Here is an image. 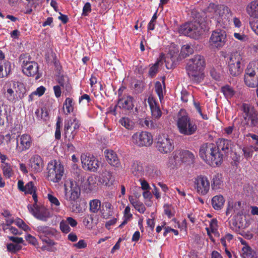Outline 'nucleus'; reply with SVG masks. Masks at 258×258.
<instances>
[{
  "mask_svg": "<svg viewBox=\"0 0 258 258\" xmlns=\"http://www.w3.org/2000/svg\"><path fill=\"white\" fill-rule=\"evenodd\" d=\"M192 16L194 21L181 26L179 32L181 34L197 39L205 31L206 24L204 19L200 18V15L199 13L194 11L192 12Z\"/></svg>",
  "mask_w": 258,
  "mask_h": 258,
  "instance_id": "1",
  "label": "nucleus"
},
{
  "mask_svg": "<svg viewBox=\"0 0 258 258\" xmlns=\"http://www.w3.org/2000/svg\"><path fill=\"white\" fill-rule=\"evenodd\" d=\"M204 64L203 57L199 55L194 56L188 60L186 69L190 79L193 82L199 83L203 80Z\"/></svg>",
  "mask_w": 258,
  "mask_h": 258,
  "instance_id": "2",
  "label": "nucleus"
},
{
  "mask_svg": "<svg viewBox=\"0 0 258 258\" xmlns=\"http://www.w3.org/2000/svg\"><path fill=\"white\" fill-rule=\"evenodd\" d=\"M240 110L241 111V125L245 130H252L258 126V111L253 106L247 103H242Z\"/></svg>",
  "mask_w": 258,
  "mask_h": 258,
  "instance_id": "3",
  "label": "nucleus"
},
{
  "mask_svg": "<svg viewBox=\"0 0 258 258\" xmlns=\"http://www.w3.org/2000/svg\"><path fill=\"white\" fill-rule=\"evenodd\" d=\"M208 9L209 12L213 14V18L217 23L223 25L224 27L229 24L231 12L227 6L210 4Z\"/></svg>",
  "mask_w": 258,
  "mask_h": 258,
  "instance_id": "4",
  "label": "nucleus"
},
{
  "mask_svg": "<svg viewBox=\"0 0 258 258\" xmlns=\"http://www.w3.org/2000/svg\"><path fill=\"white\" fill-rule=\"evenodd\" d=\"M233 212L236 213V215L234 217V219L232 223H230V226L232 230L238 231L240 228H243L245 227L242 222H237V220H239L241 216L243 215L244 213V208L241 206L240 202H237L234 203L230 202H228L226 211V215H229Z\"/></svg>",
  "mask_w": 258,
  "mask_h": 258,
  "instance_id": "5",
  "label": "nucleus"
},
{
  "mask_svg": "<svg viewBox=\"0 0 258 258\" xmlns=\"http://www.w3.org/2000/svg\"><path fill=\"white\" fill-rule=\"evenodd\" d=\"M177 126L179 133L186 136L191 135L197 130L195 122L183 111L179 113Z\"/></svg>",
  "mask_w": 258,
  "mask_h": 258,
  "instance_id": "6",
  "label": "nucleus"
},
{
  "mask_svg": "<svg viewBox=\"0 0 258 258\" xmlns=\"http://www.w3.org/2000/svg\"><path fill=\"white\" fill-rule=\"evenodd\" d=\"M19 61L22 68L23 73L27 76L37 75L36 79H38L40 76L38 74V64L34 61L31 60V57L28 54H22L19 57Z\"/></svg>",
  "mask_w": 258,
  "mask_h": 258,
  "instance_id": "7",
  "label": "nucleus"
},
{
  "mask_svg": "<svg viewBox=\"0 0 258 258\" xmlns=\"http://www.w3.org/2000/svg\"><path fill=\"white\" fill-rule=\"evenodd\" d=\"M47 178L54 183H58L64 174L63 165L56 160L50 162L47 165Z\"/></svg>",
  "mask_w": 258,
  "mask_h": 258,
  "instance_id": "8",
  "label": "nucleus"
},
{
  "mask_svg": "<svg viewBox=\"0 0 258 258\" xmlns=\"http://www.w3.org/2000/svg\"><path fill=\"white\" fill-rule=\"evenodd\" d=\"M12 88L15 89L17 94L21 97V94H23L25 89L24 84L19 82L8 81L5 83L3 87V91L7 100L11 102H15L16 98L14 91Z\"/></svg>",
  "mask_w": 258,
  "mask_h": 258,
  "instance_id": "9",
  "label": "nucleus"
},
{
  "mask_svg": "<svg viewBox=\"0 0 258 258\" xmlns=\"http://www.w3.org/2000/svg\"><path fill=\"white\" fill-rule=\"evenodd\" d=\"M156 148L161 153H170L174 149L173 140L167 134H160L157 139Z\"/></svg>",
  "mask_w": 258,
  "mask_h": 258,
  "instance_id": "10",
  "label": "nucleus"
},
{
  "mask_svg": "<svg viewBox=\"0 0 258 258\" xmlns=\"http://www.w3.org/2000/svg\"><path fill=\"white\" fill-rule=\"evenodd\" d=\"M242 62L243 58L239 52H235L231 54L228 66L229 73L232 76H237L241 73Z\"/></svg>",
  "mask_w": 258,
  "mask_h": 258,
  "instance_id": "11",
  "label": "nucleus"
},
{
  "mask_svg": "<svg viewBox=\"0 0 258 258\" xmlns=\"http://www.w3.org/2000/svg\"><path fill=\"white\" fill-rule=\"evenodd\" d=\"M80 126V121L76 117L66 120L64 127V136L69 142L74 139Z\"/></svg>",
  "mask_w": 258,
  "mask_h": 258,
  "instance_id": "12",
  "label": "nucleus"
},
{
  "mask_svg": "<svg viewBox=\"0 0 258 258\" xmlns=\"http://www.w3.org/2000/svg\"><path fill=\"white\" fill-rule=\"evenodd\" d=\"M132 141L137 146L148 147L152 144L153 137L147 132H137L132 136Z\"/></svg>",
  "mask_w": 258,
  "mask_h": 258,
  "instance_id": "13",
  "label": "nucleus"
},
{
  "mask_svg": "<svg viewBox=\"0 0 258 258\" xmlns=\"http://www.w3.org/2000/svg\"><path fill=\"white\" fill-rule=\"evenodd\" d=\"M65 199L70 202H75L80 195V189L75 181L70 180L64 183Z\"/></svg>",
  "mask_w": 258,
  "mask_h": 258,
  "instance_id": "14",
  "label": "nucleus"
},
{
  "mask_svg": "<svg viewBox=\"0 0 258 258\" xmlns=\"http://www.w3.org/2000/svg\"><path fill=\"white\" fill-rule=\"evenodd\" d=\"M226 34L222 30H216L212 32L209 41L210 46L212 48H220L225 43Z\"/></svg>",
  "mask_w": 258,
  "mask_h": 258,
  "instance_id": "15",
  "label": "nucleus"
},
{
  "mask_svg": "<svg viewBox=\"0 0 258 258\" xmlns=\"http://www.w3.org/2000/svg\"><path fill=\"white\" fill-rule=\"evenodd\" d=\"M195 188L201 195H206L210 189V182L206 176L200 175L195 178Z\"/></svg>",
  "mask_w": 258,
  "mask_h": 258,
  "instance_id": "16",
  "label": "nucleus"
},
{
  "mask_svg": "<svg viewBox=\"0 0 258 258\" xmlns=\"http://www.w3.org/2000/svg\"><path fill=\"white\" fill-rule=\"evenodd\" d=\"M32 143V139L30 135L24 134L19 136L17 138L16 150L19 153L27 151L30 149Z\"/></svg>",
  "mask_w": 258,
  "mask_h": 258,
  "instance_id": "17",
  "label": "nucleus"
},
{
  "mask_svg": "<svg viewBox=\"0 0 258 258\" xmlns=\"http://www.w3.org/2000/svg\"><path fill=\"white\" fill-rule=\"evenodd\" d=\"M28 208L33 215L40 220L46 221L51 216L49 211L44 207L29 205Z\"/></svg>",
  "mask_w": 258,
  "mask_h": 258,
  "instance_id": "18",
  "label": "nucleus"
},
{
  "mask_svg": "<svg viewBox=\"0 0 258 258\" xmlns=\"http://www.w3.org/2000/svg\"><path fill=\"white\" fill-rule=\"evenodd\" d=\"M81 160L85 170L94 172L99 167L98 161L93 156L83 154L81 156Z\"/></svg>",
  "mask_w": 258,
  "mask_h": 258,
  "instance_id": "19",
  "label": "nucleus"
},
{
  "mask_svg": "<svg viewBox=\"0 0 258 258\" xmlns=\"http://www.w3.org/2000/svg\"><path fill=\"white\" fill-rule=\"evenodd\" d=\"M173 158L176 162H182L188 164H192L195 161V155L187 150H176L174 153Z\"/></svg>",
  "mask_w": 258,
  "mask_h": 258,
  "instance_id": "20",
  "label": "nucleus"
},
{
  "mask_svg": "<svg viewBox=\"0 0 258 258\" xmlns=\"http://www.w3.org/2000/svg\"><path fill=\"white\" fill-rule=\"evenodd\" d=\"M214 149H216V145L213 143L203 144L200 149L199 155L200 157L209 164L210 161L215 159V158L214 159L212 156Z\"/></svg>",
  "mask_w": 258,
  "mask_h": 258,
  "instance_id": "21",
  "label": "nucleus"
},
{
  "mask_svg": "<svg viewBox=\"0 0 258 258\" xmlns=\"http://www.w3.org/2000/svg\"><path fill=\"white\" fill-rule=\"evenodd\" d=\"M29 166L31 171L34 173H39L43 170L44 162L42 158L38 155L32 156L29 160Z\"/></svg>",
  "mask_w": 258,
  "mask_h": 258,
  "instance_id": "22",
  "label": "nucleus"
},
{
  "mask_svg": "<svg viewBox=\"0 0 258 258\" xmlns=\"http://www.w3.org/2000/svg\"><path fill=\"white\" fill-rule=\"evenodd\" d=\"M217 148L224 156L232 150V144L230 140L224 139H219L216 145Z\"/></svg>",
  "mask_w": 258,
  "mask_h": 258,
  "instance_id": "23",
  "label": "nucleus"
},
{
  "mask_svg": "<svg viewBox=\"0 0 258 258\" xmlns=\"http://www.w3.org/2000/svg\"><path fill=\"white\" fill-rule=\"evenodd\" d=\"M148 102L150 107L153 118L159 119L161 116L162 113L154 97L152 96H149L148 99Z\"/></svg>",
  "mask_w": 258,
  "mask_h": 258,
  "instance_id": "24",
  "label": "nucleus"
},
{
  "mask_svg": "<svg viewBox=\"0 0 258 258\" xmlns=\"http://www.w3.org/2000/svg\"><path fill=\"white\" fill-rule=\"evenodd\" d=\"M105 158L107 162L111 166L115 167H119L120 163L116 153L112 150L105 151Z\"/></svg>",
  "mask_w": 258,
  "mask_h": 258,
  "instance_id": "25",
  "label": "nucleus"
},
{
  "mask_svg": "<svg viewBox=\"0 0 258 258\" xmlns=\"http://www.w3.org/2000/svg\"><path fill=\"white\" fill-rule=\"evenodd\" d=\"M118 105L120 108L126 110L133 109L134 106L133 104V98L130 96L123 95L118 99Z\"/></svg>",
  "mask_w": 258,
  "mask_h": 258,
  "instance_id": "26",
  "label": "nucleus"
},
{
  "mask_svg": "<svg viewBox=\"0 0 258 258\" xmlns=\"http://www.w3.org/2000/svg\"><path fill=\"white\" fill-rule=\"evenodd\" d=\"M177 56L178 54L177 52H173L172 53V51H170L169 53L166 56H165L164 54L162 63L164 61L166 68L167 69H172L174 67L175 63L177 60Z\"/></svg>",
  "mask_w": 258,
  "mask_h": 258,
  "instance_id": "27",
  "label": "nucleus"
},
{
  "mask_svg": "<svg viewBox=\"0 0 258 258\" xmlns=\"http://www.w3.org/2000/svg\"><path fill=\"white\" fill-rule=\"evenodd\" d=\"M245 10L250 17L258 19V0H253L249 3Z\"/></svg>",
  "mask_w": 258,
  "mask_h": 258,
  "instance_id": "28",
  "label": "nucleus"
},
{
  "mask_svg": "<svg viewBox=\"0 0 258 258\" xmlns=\"http://www.w3.org/2000/svg\"><path fill=\"white\" fill-rule=\"evenodd\" d=\"M258 76V63L252 62L249 63L245 72L244 77Z\"/></svg>",
  "mask_w": 258,
  "mask_h": 258,
  "instance_id": "29",
  "label": "nucleus"
},
{
  "mask_svg": "<svg viewBox=\"0 0 258 258\" xmlns=\"http://www.w3.org/2000/svg\"><path fill=\"white\" fill-rule=\"evenodd\" d=\"M213 151L212 156L214 159L215 158V159L210 161L209 164L212 166L219 165L221 164L224 155L217 148L214 149Z\"/></svg>",
  "mask_w": 258,
  "mask_h": 258,
  "instance_id": "30",
  "label": "nucleus"
},
{
  "mask_svg": "<svg viewBox=\"0 0 258 258\" xmlns=\"http://www.w3.org/2000/svg\"><path fill=\"white\" fill-rule=\"evenodd\" d=\"M225 203V200L221 195L214 196L212 199V205L215 210H219L222 209Z\"/></svg>",
  "mask_w": 258,
  "mask_h": 258,
  "instance_id": "31",
  "label": "nucleus"
},
{
  "mask_svg": "<svg viewBox=\"0 0 258 258\" xmlns=\"http://www.w3.org/2000/svg\"><path fill=\"white\" fill-rule=\"evenodd\" d=\"M131 170L133 174L136 176H139L142 174L144 171V168L142 162L139 161H133Z\"/></svg>",
  "mask_w": 258,
  "mask_h": 258,
  "instance_id": "32",
  "label": "nucleus"
},
{
  "mask_svg": "<svg viewBox=\"0 0 258 258\" xmlns=\"http://www.w3.org/2000/svg\"><path fill=\"white\" fill-rule=\"evenodd\" d=\"M114 181V178L113 177L111 173L107 172L104 173L100 177V182L106 186H110L112 184Z\"/></svg>",
  "mask_w": 258,
  "mask_h": 258,
  "instance_id": "33",
  "label": "nucleus"
},
{
  "mask_svg": "<svg viewBox=\"0 0 258 258\" xmlns=\"http://www.w3.org/2000/svg\"><path fill=\"white\" fill-rule=\"evenodd\" d=\"M244 82L245 84L250 87H258V76L244 77Z\"/></svg>",
  "mask_w": 258,
  "mask_h": 258,
  "instance_id": "34",
  "label": "nucleus"
},
{
  "mask_svg": "<svg viewBox=\"0 0 258 258\" xmlns=\"http://www.w3.org/2000/svg\"><path fill=\"white\" fill-rule=\"evenodd\" d=\"M242 151L244 157L248 159L252 157L254 151H258V147L253 146H247L243 148Z\"/></svg>",
  "mask_w": 258,
  "mask_h": 258,
  "instance_id": "35",
  "label": "nucleus"
},
{
  "mask_svg": "<svg viewBox=\"0 0 258 258\" xmlns=\"http://www.w3.org/2000/svg\"><path fill=\"white\" fill-rule=\"evenodd\" d=\"M164 58V53H161L160 54L159 58H158L157 62L155 64L152 66L149 71V74L151 77H153L158 72V67L162 64V59Z\"/></svg>",
  "mask_w": 258,
  "mask_h": 258,
  "instance_id": "36",
  "label": "nucleus"
},
{
  "mask_svg": "<svg viewBox=\"0 0 258 258\" xmlns=\"http://www.w3.org/2000/svg\"><path fill=\"white\" fill-rule=\"evenodd\" d=\"M58 83L61 86L66 89L68 92H70L71 90V86L69 83V79L66 76H61L58 78Z\"/></svg>",
  "mask_w": 258,
  "mask_h": 258,
  "instance_id": "37",
  "label": "nucleus"
},
{
  "mask_svg": "<svg viewBox=\"0 0 258 258\" xmlns=\"http://www.w3.org/2000/svg\"><path fill=\"white\" fill-rule=\"evenodd\" d=\"M2 168L3 175L6 178H10L13 175V171L10 164L8 163H4L2 165Z\"/></svg>",
  "mask_w": 258,
  "mask_h": 258,
  "instance_id": "38",
  "label": "nucleus"
},
{
  "mask_svg": "<svg viewBox=\"0 0 258 258\" xmlns=\"http://www.w3.org/2000/svg\"><path fill=\"white\" fill-rule=\"evenodd\" d=\"M194 52L192 47L188 44H185L182 46L181 49L180 56L182 58H185Z\"/></svg>",
  "mask_w": 258,
  "mask_h": 258,
  "instance_id": "39",
  "label": "nucleus"
},
{
  "mask_svg": "<svg viewBox=\"0 0 258 258\" xmlns=\"http://www.w3.org/2000/svg\"><path fill=\"white\" fill-rule=\"evenodd\" d=\"M223 184L222 176L220 174H217L213 178L212 186L214 189H218L221 188Z\"/></svg>",
  "mask_w": 258,
  "mask_h": 258,
  "instance_id": "40",
  "label": "nucleus"
},
{
  "mask_svg": "<svg viewBox=\"0 0 258 258\" xmlns=\"http://www.w3.org/2000/svg\"><path fill=\"white\" fill-rule=\"evenodd\" d=\"M119 123L127 130H132L134 127V122L128 117H123L119 121Z\"/></svg>",
  "mask_w": 258,
  "mask_h": 258,
  "instance_id": "41",
  "label": "nucleus"
},
{
  "mask_svg": "<svg viewBox=\"0 0 258 258\" xmlns=\"http://www.w3.org/2000/svg\"><path fill=\"white\" fill-rule=\"evenodd\" d=\"M83 224L88 228H91L93 225H96L97 222L94 220V215H87L83 219Z\"/></svg>",
  "mask_w": 258,
  "mask_h": 258,
  "instance_id": "42",
  "label": "nucleus"
},
{
  "mask_svg": "<svg viewBox=\"0 0 258 258\" xmlns=\"http://www.w3.org/2000/svg\"><path fill=\"white\" fill-rule=\"evenodd\" d=\"M142 124L143 125H145L151 128H160L162 126V124L160 122H157L155 120H149L147 118L144 120Z\"/></svg>",
  "mask_w": 258,
  "mask_h": 258,
  "instance_id": "43",
  "label": "nucleus"
},
{
  "mask_svg": "<svg viewBox=\"0 0 258 258\" xmlns=\"http://www.w3.org/2000/svg\"><path fill=\"white\" fill-rule=\"evenodd\" d=\"M90 210L93 213H97L101 208V202L98 200H93L90 202Z\"/></svg>",
  "mask_w": 258,
  "mask_h": 258,
  "instance_id": "44",
  "label": "nucleus"
},
{
  "mask_svg": "<svg viewBox=\"0 0 258 258\" xmlns=\"http://www.w3.org/2000/svg\"><path fill=\"white\" fill-rule=\"evenodd\" d=\"M131 208L129 206L125 207L124 211V220L122 223L119 225L121 227L123 225L126 224L128 221L132 217L133 215L130 212Z\"/></svg>",
  "mask_w": 258,
  "mask_h": 258,
  "instance_id": "45",
  "label": "nucleus"
},
{
  "mask_svg": "<svg viewBox=\"0 0 258 258\" xmlns=\"http://www.w3.org/2000/svg\"><path fill=\"white\" fill-rule=\"evenodd\" d=\"M73 100L71 98H67L63 103V106H66L67 109L66 114L70 113L73 111Z\"/></svg>",
  "mask_w": 258,
  "mask_h": 258,
  "instance_id": "46",
  "label": "nucleus"
},
{
  "mask_svg": "<svg viewBox=\"0 0 258 258\" xmlns=\"http://www.w3.org/2000/svg\"><path fill=\"white\" fill-rule=\"evenodd\" d=\"M155 88V91L158 94L160 101H161L164 98V96L163 93L162 86L160 82L157 81L156 82Z\"/></svg>",
  "mask_w": 258,
  "mask_h": 258,
  "instance_id": "47",
  "label": "nucleus"
},
{
  "mask_svg": "<svg viewBox=\"0 0 258 258\" xmlns=\"http://www.w3.org/2000/svg\"><path fill=\"white\" fill-rule=\"evenodd\" d=\"M242 256L243 258H253L255 252L249 247L242 248Z\"/></svg>",
  "mask_w": 258,
  "mask_h": 258,
  "instance_id": "48",
  "label": "nucleus"
},
{
  "mask_svg": "<svg viewBox=\"0 0 258 258\" xmlns=\"http://www.w3.org/2000/svg\"><path fill=\"white\" fill-rule=\"evenodd\" d=\"M22 247V246L19 244H14L12 243L8 244L7 245V248L8 251H9V252H10L11 253L17 252V251H18L19 250L21 249Z\"/></svg>",
  "mask_w": 258,
  "mask_h": 258,
  "instance_id": "49",
  "label": "nucleus"
},
{
  "mask_svg": "<svg viewBox=\"0 0 258 258\" xmlns=\"http://www.w3.org/2000/svg\"><path fill=\"white\" fill-rule=\"evenodd\" d=\"M221 91L224 95L227 97H231L234 94V91L229 86H225L221 88Z\"/></svg>",
  "mask_w": 258,
  "mask_h": 258,
  "instance_id": "50",
  "label": "nucleus"
},
{
  "mask_svg": "<svg viewBox=\"0 0 258 258\" xmlns=\"http://www.w3.org/2000/svg\"><path fill=\"white\" fill-rule=\"evenodd\" d=\"M86 189H89L90 190H92L94 187H95L96 181L95 178L93 176H89L86 183Z\"/></svg>",
  "mask_w": 258,
  "mask_h": 258,
  "instance_id": "51",
  "label": "nucleus"
},
{
  "mask_svg": "<svg viewBox=\"0 0 258 258\" xmlns=\"http://www.w3.org/2000/svg\"><path fill=\"white\" fill-rule=\"evenodd\" d=\"M91 101L90 96L86 94H83L79 98V104L82 106L88 105L89 102Z\"/></svg>",
  "mask_w": 258,
  "mask_h": 258,
  "instance_id": "52",
  "label": "nucleus"
},
{
  "mask_svg": "<svg viewBox=\"0 0 258 258\" xmlns=\"http://www.w3.org/2000/svg\"><path fill=\"white\" fill-rule=\"evenodd\" d=\"M35 191L36 188L32 181L29 182L25 186V190L24 191H25L26 194H33Z\"/></svg>",
  "mask_w": 258,
  "mask_h": 258,
  "instance_id": "53",
  "label": "nucleus"
},
{
  "mask_svg": "<svg viewBox=\"0 0 258 258\" xmlns=\"http://www.w3.org/2000/svg\"><path fill=\"white\" fill-rule=\"evenodd\" d=\"M35 114L37 116H39V114H41L40 117L43 119H46L48 115V113L46 108H41L40 110L39 109H37Z\"/></svg>",
  "mask_w": 258,
  "mask_h": 258,
  "instance_id": "54",
  "label": "nucleus"
},
{
  "mask_svg": "<svg viewBox=\"0 0 258 258\" xmlns=\"http://www.w3.org/2000/svg\"><path fill=\"white\" fill-rule=\"evenodd\" d=\"M224 132L225 134H226L227 135H231L232 138H237L238 136V135L235 134V133H233V132L234 131V126L233 125L232 126H229L228 127H225L224 129Z\"/></svg>",
  "mask_w": 258,
  "mask_h": 258,
  "instance_id": "55",
  "label": "nucleus"
},
{
  "mask_svg": "<svg viewBox=\"0 0 258 258\" xmlns=\"http://www.w3.org/2000/svg\"><path fill=\"white\" fill-rule=\"evenodd\" d=\"M16 225L25 231L30 230L29 227L21 219H17L16 221Z\"/></svg>",
  "mask_w": 258,
  "mask_h": 258,
  "instance_id": "56",
  "label": "nucleus"
},
{
  "mask_svg": "<svg viewBox=\"0 0 258 258\" xmlns=\"http://www.w3.org/2000/svg\"><path fill=\"white\" fill-rule=\"evenodd\" d=\"M61 230L65 233H68L71 231V228L65 221H62L60 223Z\"/></svg>",
  "mask_w": 258,
  "mask_h": 258,
  "instance_id": "57",
  "label": "nucleus"
},
{
  "mask_svg": "<svg viewBox=\"0 0 258 258\" xmlns=\"http://www.w3.org/2000/svg\"><path fill=\"white\" fill-rule=\"evenodd\" d=\"M136 210L141 213H144L146 210V207L141 202L139 201L133 206Z\"/></svg>",
  "mask_w": 258,
  "mask_h": 258,
  "instance_id": "58",
  "label": "nucleus"
},
{
  "mask_svg": "<svg viewBox=\"0 0 258 258\" xmlns=\"http://www.w3.org/2000/svg\"><path fill=\"white\" fill-rule=\"evenodd\" d=\"M181 94V99L184 102H187L188 99H191L192 98V96L185 90L182 91Z\"/></svg>",
  "mask_w": 258,
  "mask_h": 258,
  "instance_id": "59",
  "label": "nucleus"
},
{
  "mask_svg": "<svg viewBox=\"0 0 258 258\" xmlns=\"http://www.w3.org/2000/svg\"><path fill=\"white\" fill-rule=\"evenodd\" d=\"M47 197L49 201L52 204H53L56 206H59L60 203L56 197H54L53 195L51 194H48Z\"/></svg>",
  "mask_w": 258,
  "mask_h": 258,
  "instance_id": "60",
  "label": "nucleus"
},
{
  "mask_svg": "<svg viewBox=\"0 0 258 258\" xmlns=\"http://www.w3.org/2000/svg\"><path fill=\"white\" fill-rule=\"evenodd\" d=\"M91 11V4L89 3H86L83 9L82 15L87 16Z\"/></svg>",
  "mask_w": 258,
  "mask_h": 258,
  "instance_id": "61",
  "label": "nucleus"
},
{
  "mask_svg": "<svg viewBox=\"0 0 258 258\" xmlns=\"http://www.w3.org/2000/svg\"><path fill=\"white\" fill-rule=\"evenodd\" d=\"M55 137L57 140L60 139L61 137L60 122L58 120L56 122V127L55 133Z\"/></svg>",
  "mask_w": 258,
  "mask_h": 258,
  "instance_id": "62",
  "label": "nucleus"
},
{
  "mask_svg": "<svg viewBox=\"0 0 258 258\" xmlns=\"http://www.w3.org/2000/svg\"><path fill=\"white\" fill-rule=\"evenodd\" d=\"M234 36L235 38L242 41H246L248 40L247 36L244 34L234 33Z\"/></svg>",
  "mask_w": 258,
  "mask_h": 258,
  "instance_id": "63",
  "label": "nucleus"
},
{
  "mask_svg": "<svg viewBox=\"0 0 258 258\" xmlns=\"http://www.w3.org/2000/svg\"><path fill=\"white\" fill-rule=\"evenodd\" d=\"M218 227V222L216 219H213L210 222V228L212 232L214 233L216 231Z\"/></svg>",
  "mask_w": 258,
  "mask_h": 258,
  "instance_id": "64",
  "label": "nucleus"
}]
</instances>
